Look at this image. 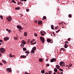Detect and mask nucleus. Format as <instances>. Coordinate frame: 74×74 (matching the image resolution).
Listing matches in <instances>:
<instances>
[{"label": "nucleus", "mask_w": 74, "mask_h": 74, "mask_svg": "<svg viewBox=\"0 0 74 74\" xmlns=\"http://www.w3.org/2000/svg\"><path fill=\"white\" fill-rule=\"evenodd\" d=\"M41 41H42V43H44L45 40H44V38L42 37V36H41L40 37Z\"/></svg>", "instance_id": "obj_4"}, {"label": "nucleus", "mask_w": 74, "mask_h": 74, "mask_svg": "<svg viewBox=\"0 0 74 74\" xmlns=\"http://www.w3.org/2000/svg\"><path fill=\"white\" fill-rule=\"evenodd\" d=\"M32 41H33V42H34V41H35V39H33Z\"/></svg>", "instance_id": "obj_43"}, {"label": "nucleus", "mask_w": 74, "mask_h": 74, "mask_svg": "<svg viewBox=\"0 0 74 74\" xmlns=\"http://www.w3.org/2000/svg\"><path fill=\"white\" fill-rule=\"evenodd\" d=\"M62 23H63V22H62L61 23H59L60 25H62Z\"/></svg>", "instance_id": "obj_41"}, {"label": "nucleus", "mask_w": 74, "mask_h": 74, "mask_svg": "<svg viewBox=\"0 0 74 74\" xmlns=\"http://www.w3.org/2000/svg\"><path fill=\"white\" fill-rule=\"evenodd\" d=\"M14 39L15 40H17V39H18V38L16 37H15L14 38Z\"/></svg>", "instance_id": "obj_39"}, {"label": "nucleus", "mask_w": 74, "mask_h": 74, "mask_svg": "<svg viewBox=\"0 0 74 74\" xmlns=\"http://www.w3.org/2000/svg\"><path fill=\"white\" fill-rule=\"evenodd\" d=\"M56 67L58 69H60V66L59 65H57L56 66Z\"/></svg>", "instance_id": "obj_14"}, {"label": "nucleus", "mask_w": 74, "mask_h": 74, "mask_svg": "<svg viewBox=\"0 0 74 74\" xmlns=\"http://www.w3.org/2000/svg\"><path fill=\"white\" fill-rule=\"evenodd\" d=\"M23 50L24 51H26L27 50V49H26V48L25 47H24L23 49Z\"/></svg>", "instance_id": "obj_20"}, {"label": "nucleus", "mask_w": 74, "mask_h": 74, "mask_svg": "<svg viewBox=\"0 0 74 74\" xmlns=\"http://www.w3.org/2000/svg\"><path fill=\"white\" fill-rule=\"evenodd\" d=\"M65 43H66L67 44V43H69L68 42L66 41L65 42Z\"/></svg>", "instance_id": "obj_48"}, {"label": "nucleus", "mask_w": 74, "mask_h": 74, "mask_svg": "<svg viewBox=\"0 0 74 74\" xmlns=\"http://www.w3.org/2000/svg\"><path fill=\"white\" fill-rule=\"evenodd\" d=\"M24 36H27V32H26L24 33Z\"/></svg>", "instance_id": "obj_22"}, {"label": "nucleus", "mask_w": 74, "mask_h": 74, "mask_svg": "<svg viewBox=\"0 0 74 74\" xmlns=\"http://www.w3.org/2000/svg\"><path fill=\"white\" fill-rule=\"evenodd\" d=\"M30 41V39H29L28 40V42H29Z\"/></svg>", "instance_id": "obj_46"}, {"label": "nucleus", "mask_w": 74, "mask_h": 74, "mask_svg": "<svg viewBox=\"0 0 74 74\" xmlns=\"http://www.w3.org/2000/svg\"><path fill=\"white\" fill-rule=\"evenodd\" d=\"M49 72L51 73H52V71H49Z\"/></svg>", "instance_id": "obj_51"}, {"label": "nucleus", "mask_w": 74, "mask_h": 74, "mask_svg": "<svg viewBox=\"0 0 74 74\" xmlns=\"http://www.w3.org/2000/svg\"><path fill=\"white\" fill-rule=\"evenodd\" d=\"M46 66L47 67H48L49 66V64H47Z\"/></svg>", "instance_id": "obj_36"}, {"label": "nucleus", "mask_w": 74, "mask_h": 74, "mask_svg": "<svg viewBox=\"0 0 74 74\" xmlns=\"http://www.w3.org/2000/svg\"><path fill=\"white\" fill-rule=\"evenodd\" d=\"M72 66V64H69V67H71V66Z\"/></svg>", "instance_id": "obj_37"}, {"label": "nucleus", "mask_w": 74, "mask_h": 74, "mask_svg": "<svg viewBox=\"0 0 74 74\" xmlns=\"http://www.w3.org/2000/svg\"><path fill=\"white\" fill-rule=\"evenodd\" d=\"M0 65H3V64H2V63L0 62Z\"/></svg>", "instance_id": "obj_53"}, {"label": "nucleus", "mask_w": 74, "mask_h": 74, "mask_svg": "<svg viewBox=\"0 0 74 74\" xmlns=\"http://www.w3.org/2000/svg\"><path fill=\"white\" fill-rule=\"evenodd\" d=\"M36 50V47H34L33 48L31 52L32 53H34V51Z\"/></svg>", "instance_id": "obj_5"}, {"label": "nucleus", "mask_w": 74, "mask_h": 74, "mask_svg": "<svg viewBox=\"0 0 74 74\" xmlns=\"http://www.w3.org/2000/svg\"><path fill=\"white\" fill-rule=\"evenodd\" d=\"M34 36H35L36 37H37V34L35 33L34 34Z\"/></svg>", "instance_id": "obj_38"}, {"label": "nucleus", "mask_w": 74, "mask_h": 74, "mask_svg": "<svg viewBox=\"0 0 74 74\" xmlns=\"http://www.w3.org/2000/svg\"><path fill=\"white\" fill-rule=\"evenodd\" d=\"M18 5H20V3L19 2H18Z\"/></svg>", "instance_id": "obj_49"}, {"label": "nucleus", "mask_w": 74, "mask_h": 74, "mask_svg": "<svg viewBox=\"0 0 74 74\" xmlns=\"http://www.w3.org/2000/svg\"><path fill=\"white\" fill-rule=\"evenodd\" d=\"M53 25H52L51 26V28L52 29H54V28H53Z\"/></svg>", "instance_id": "obj_21"}, {"label": "nucleus", "mask_w": 74, "mask_h": 74, "mask_svg": "<svg viewBox=\"0 0 74 74\" xmlns=\"http://www.w3.org/2000/svg\"><path fill=\"white\" fill-rule=\"evenodd\" d=\"M37 21H35V23H37Z\"/></svg>", "instance_id": "obj_56"}, {"label": "nucleus", "mask_w": 74, "mask_h": 74, "mask_svg": "<svg viewBox=\"0 0 74 74\" xmlns=\"http://www.w3.org/2000/svg\"><path fill=\"white\" fill-rule=\"evenodd\" d=\"M25 74H30V73H27V72H25Z\"/></svg>", "instance_id": "obj_44"}, {"label": "nucleus", "mask_w": 74, "mask_h": 74, "mask_svg": "<svg viewBox=\"0 0 74 74\" xmlns=\"http://www.w3.org/2000/svg\"><path fill=\"white\" fill-rule=\"evenodd\" d=\"M58 31V32H60V30L59 29Z\"/></svg>", "instance_id": "obj_63"}, {"label": "nucleus", "mask_w": 74, "mask_h": 74, "mask_svg": "<svg viewBox=\"0 0 74 74\" xmlns=\"http://www.w3.org/2000/svg\"><path fill=\"white\" fill-rule=\"evenodd\" d=\"M21 42L22 44H26V42L25 41H24V40H22Z\"/></svg>", "instance_id": "obj_15"}, {"label": "nucleus", "mask_w": 74, "mask_h": 74, "mask_svg": "<svg viewBox=\"0 0 74 74\" xmlns=\"http://www.w3.org/2000/svg\"><path fill=\"white\" fill-rule=\"evenodd\" d=\"M10 57H11L12 58H13V57H14V56H14V55H13V56H12V55H11V54H10Z\"/></svg>", "instance_id": "obj_24"}, {"label": "nucleus", "mask_w": 74, "mask_h": 74, "mask_svg": "<svg viewBox=\"0 0 74 74\" xmlns=\"http://www.w3.org/2000/svg\"><path fill=\"white\" fill-rule=\"evenodd\" d=\"M7 70L9 72H12V71L11 70V68H7Z\"/></svg>", "instance_id": "obj_10"}, {"label": "nucleus", "mask_w": 74, "mask_h": 74, "mask_svg": "<svg viewBox=\"0 0 74 74\" xmlns=\"http://www.w3.org/2000/svg\"><path fill=\"white\" fill-rule=\"evenodd\" d=\"M61 49H62V51H65L66 50L65 49H64L63 48H61Z\"/></svg>", "instance_id": "obj_29"}, {"label": "nucleus", "mask_w": 74, "mask_h": 74, "mask_svg": "<svg viewBox=\"0 0 74 74\" xmlns=\"http://www.w3.org/2000/svg\"><path fill=\"white\" fill-rule=\"evenodd\" d=\"M68 16L69 18H71L72 16H71V14H69V15Z\"/></svg>", "instance_id": "obj_23"}, {"label": "nucleus", "mask_w": 74, "mask_h": 74, "mask_svg": "<svg viewBox=\"0 0 74 74\" xmlns=\"http://www.w3.org/2000/svg\"><path fill=\"white\" fill-rule=\"evenodd\" d=\"M5 49H4L3 48H0V52H1V53H4V52H5Z\"/></svg>", "instance_id": "obj_2"}, {"label": "nucleus", "mask_w": 74, "mask_h": 74, "mask_svg": "<svg viewBox=\"0 0 74 74\" xmlns=\"http://www.w3.org/2000/svg\"><path fill=\"white\" fill-rule=\"evenodd\" d=\"M48 74H51V73H50V72H49V73H48Z\"/></svg>", "instance_id": "obj_57"}, {"label": "nucleus", "mask_w": 74, "mask_h": 74, "mask_svg": "<svg viewBox=\"0 0 74 74\" xmlns=\"http://www.w3.org/2000/svg\"><path fill=\"white\" fill-rule=\"evenodd\" d=\"M43 18L44 19H47V17H46V16H45L43 17Z\"/></svg>", "instance_id": "obj_28"}, {"label": "nucleus", "mask_w": 74, "mask_h": 74, "mask_svg": "<svg viewBox=\"0 0 74 74\" xmlns=\"http://www.w3.org/2000/svg\"><path fill=\"white\" fill-rule=\"evenodd\" d=\"M53 74H56V73H55V72H54Z\"/></svg>", "instance_id": "obj_62"}, {"label": "nucleus", "mask_w": 74, "mask_h": 74, "mask_svg": "<svg viewBox=\"0 0 74 74\" xmlns=\"http://www.w3.org/2000/svg\"><path fill=\"white\" fill-rule=\"evenodd\" d=\"M17 27L18 29H23V28L21 27V26L20 25H17Z\"/></svg>", "instance_id": "obj_8"}, {"label": "nucleus", "mask_w": 74, "mask_h": 74, "mask_svg": "<svg viewBox=\"0 0 74 74\" xmlns=\"http://www.w3.org/2000/svg\"><path fill=\"white\" fill-rule=\"evenodd\" d=\"M40 34H41L42 36H44V33L42 32H41Z\"/></svg>", "instance_id": "obj_32"}, {"label": "nucleus", "mask_w": 74, "mask_h": 74, "mask_svg": "<svg viewBox=\"0 0 74 74\" xmlns=\"http://www.w3.org/2000/svg\"><path fill=\"white\" fill-rule=\"evenodd\" d=\"M20 58H26V56H21Z\"/></svg>", "instance_id": "obj_12"}, {"label": "nucleus", "mask_w": 74, "mask_h": 74, "mask_svg": "<svg viewBox=\"0 0 74 74\" xmlns=\"http://www.w3.org/2000/svg\"><path fill=\"white\" fill-rule=\"evenodd\" d=\"M33 42V41L32 40H31V41L30 43H32V42Z\"/></svg>", "instance_id": "obj_54"}, {"label": "nucleus", "mask_w": 74, "mask_h": 74, "mask_svg": "<svg viewBox=\"0 0 74 74\" xmlns=\"http://www.w3.org/2000/svg\"><path fill=\"white\" fill-rule=\"evenodd\" d=\"M60 74H63V73H62V72H60Z\"/></svg>", "instance_id": "obj_60"}, {"label": "nucleus", "mask_w": 74, "mask_h": 74, "mask_svg": "<svg viewBox=\"0 0 74 74\" xmlns=\"http://www.w3.org/2000/svg\"><path fill=\"white\" fill-rule=\"evenodd\" d=\"M36 44V42H35L34 43V44Z\"/></svg>", "instance_id": "obj_52"}, {"label": "nucleus", "mask_w": 74, "mask_h": 74, "mask_svg": "<svg viewBox=\"0 0 74 74\" xmlns=\"http://www.w3.org/2000/svg\"><path fill=\"white\" fill-rule=\"evenodd\" d=\"M51 62H56V59L53 58L51 59L50 61Z\"/></svg>", "instance_id": "obj_9"}, {"label": "nucleus", "mask_w": 74, "mask_h": 74, "mask_svg": "<svg viewBox=\"0 0 74 74\" xmlns=\"http://www.w3.org/2000/svg\"><path fill=\"white\" fill-rule=\"evenodd\" d=\"M30 53L29 51L27 50L26 51H25V53H27V54H29Z\"/></svg>", "instance_id": "obj_18"}, {"label": "nucleus", "mask_w": 74, "mask_h": 74, "mask_svg": "<svg viewBox=\"0 0 74 74\" xmlns=\"http://www.w3.org/2000/svg\"><path fill=\"white\" fill-rule=\"evenodd\" d=\"M12 2H13L14 3H15V4H16V2H15V1H14V0H12Z\"/></svg>", "instance_id": "obj_30"}, {"label": "nucleus", "mask_w": 74, "mask_h": 74, "mask_svg": "<svg viewBox=\"0 0 74 74\" xmlns=\"http://www.w3.org/2000/svg\"><path fill=\"white\" fill-rule=\"evenodd\" d=\"M15 10H19L20 9V8H15Z\"/></svg>", "instance_id": "obj_27"}, {"label": "nucleus", "mask_w": 74, "mask_h": 74, "mask_svg": "<svg viewBox=\"0 0 74 74\" xmlns=\"http://www.w3.org/2000/svg\"><path fill=\"white\" fill-rule=\"evenodd\" d=\"M51 39H47V42H50V43H53V41H52V42H51Z\"/></svg>", "instance_id": "obj_7"}, {"label": "nucleus", "mask_w": 74, "mask_h": 74, "mask_svg": "<svg viewBox=\"0 0 74 74\" xmlns=\"http://www.w3.org/2000/svg\"><path fill=\"white\" fill-rule=\"evenodd\" d=\"M26 11L27 12H29V9H26Z\"/></svg>", "instance_id": "obj_34"}, {"label": "nucleus", "mask_w": 74, "mask_h": 74, "mask_svg": "<svg viewBox=\"0 0 74 74\" xmlns=\"http://www.w3.org/2000/svg\"><path fill=\"white\" fill-rule=\"evenodd\" d=\"M1 45V43L0 42V45Z\"/></svg>", "instance_id": "obj_64"}, {"label": "nucleus", "mask_w": 74, "mask_h": 74, "mask_svg": "<svg viewBox=\"0 0 74 74\" xmlns=\"http://www.w3.org/2000/svg\"><path fill=\"white\" fill-rule=\"evenodd\" d=\"M20 46H21V47H24V45L23 44H21L20 45Z\"/></svg>", "instance_id": "obj_31"}, {"label": "nucleus", "mask_w": 74, "mask_h": 74, "mask_svg": "<svg viewBox=\"0 0 74 74\" xmlns=\"http://www.w3.org/2000/svg\"><path fill=\"white\" fill-rule=\"evenodd\" d=\"M41 73L42 74H44L45 73V71L43 70H42L41 71Z\"/></svg>", "instance_id": "obj_26"}, {"label": "nucleus", "mask_w": 74, "mask_h": 74, "mask_svg": "<svg viewBox=\"0 0 74 74\" xmlns=\"http://www.w3.org/2000/svg\"><path fill=\"white\" fill-rule=\"evenodd\" d=\"M2 62L4 63V64H6L7 63V62L5 61L4 60H2Z\"/></svg>", "instance_id": "obj_19"}, {"label": "nucleus", "mask_w": 74, "mask_h": 74, "mask_svg": "<svg viewBox=\"0 0 74 74\" xmlns=\"http://www.w3.org/2000/svg\"><path fill=\"white\" fill-rule=\"evenodd\" d=\"M12 18H11V16H9L6 18V19L9 22H10L11 21V19Z\"/></svg>", "instance_id": "obj_3"}, {"label": "nucleus", "mask_w": 74, "mask_h": 74, "mask_svg": "<svg viewBox=\"0 0 74 74\" xmlns=\"http://www.w3.org/2000/svg\"><path fill=\"white\" fill-rule=\"evenodd\" d=\"M39 61L40 62H42L43 60V59H42V58H40V59H39Z\"/></svg>", "instance_id": "obj_17"}, {"label": "nucleus", "mask_w": 74, "mask_h": 74, "mask_svg": "<svg viewBox=\"0 0 74 74\" xmlns=\"http://www.w3.org/2000/svg\"><path fill=\"white\" fill-rule=\"evenodd\" d=\"M6 31H7L9 33H10V32H10V31H11V30H8V29H6Z\"/></svg>", "instance_id": "obj_25"}, {"label": "nucleus", "mask_w": 74, "mask_h": 74, "mask_svg": "<svg viewBox=\"0 0 74 74\" xmlns=\"http://www.w3.org/2000/svg\"><path fill=\"white\" fill-rule=\"evenodd\" d=\"M62 27V28H64V27L63 26V27Z\"/></svg>", "instance_id": "obj_61"}, {"label": "nucleus", "mask_w": 74, "mask_h": 74, "mask_svg": "<svg viewBox=\"0 0 74 74\" xmlns=\"http://www.w3.org/2000/svg\"><path fill=\"white\" fill-rule=\"evenodd\" d=\"M0 18H1V19H3V16H0Z\"/></svg>", "instance_id": "obj_33"}, {"label": "nucleus", "mask_w": 74, "mask_h": 74, "mask_svg": "<svg viewBox=\"0 0 74 74\" xmlns=\"http://www.w3.org/2000/svg\"><path fill=\"white\" fill-rule=\"evenodd\" d=\"M9 39V38H8V37H5L4 38V41H7Z\"/></svg>", "instance_id": "obj_6"}, {"label": "nucleus", "mask_w": 74, "mask_h": 74, "mask_svg": "<svg viewBox=\"0 0 74 74\" xmlns=\"http://www.w3.org/2000/svg\"><path fill=\"white\" fill-rule=\"evenodd\" d=\"M18 30L19 31V32H21V29H19Z\"/></svg>", "instance_id": "obj_50"}, {"label": "nucleus", "mask_w": 74, "mask_h": 74, "mask_svg": "<svg viewBox=\"0 0 74 74\" xmlns=\"http://www.w3.org/2000/svg\"><path fill=\"white\" fill-rule=\"evenodd\" d=\"M68 47V45L66 44H65L64 46V47L65 48H67Z\"/></svg>", "instance_id": "obj_13"}, {"label": "nucleus", "mask_w": 74, "mask_h": 74, "mask_svg": "<svg viewBox=\"0 0 74 74\" xmlns=\"http://www.w3.org/2000/svg\"><path fill=\"white\" fill-rule=\"evenodd\" d=\"M58 32H58V31H56V33H58Z\"/></svg>", "instance_id": "obj_58"}, {"label": "nucleus", "mask_w": 74, "mask_h": 74, "mask_svg": "<svg viewBox=\"0 0 74 74\" xmlns=\"http://www.w3.org/2000/svg\"><path fill=\"white\" fill-rule=\"evenodd\" d=\"M68 40H69V41H70L71 40V38H69L68 39Z\"/></svg>", "instance_id": "obj_42"}, {"label": "nucleus", "mask_w": 74, "mask_h": 74, "mask_svg": "<svg viewBox=\"0 0 74 74\" xmlns=\"http://www.w3.org/2000/svg\"><path fill=\"white\" fill-rule=\"evenodd\" d=\"M54 70L55 72L56 73H57V72H58V69L56 68H55L54 69Z\"/></svg>", "instance_id": "obj_16"}, {"label": "nucleus", "mask_w": 74, "mask_h": 74, "mask_svg": "<svg viewBox=\"0 0 74 74\" xmlns=\"http://www.w3.org/2000/svg\"><path fill=\"white\" fill-rule=\"evenodd\" d=\"M60 66H62V67H64V66H65V65H66L65 63L62 62H61L60 63Z\"/></svg>", "instance_id": "obj_1"}, {"label": "nucleus", "mask_w": 74, "mask_h": 74, "mask_svg": "<svg viewBox=\"0 0 74 74\" xmlns=\"http://www.w3.org/2000/svg\"><path fill=\"white\" fill-rule=\"evenodd\" d=\"M24 0V1H27V0Z\"/></svg>", "instance_id": "obj_59"}, {"label": "nucleus", "mask_w": 74, "mask_h": 74, "mask_svg": "<svg viewBox=\"0 0 74 74\" xmlns=\"http://www.w3.org/2000/svg\"><path fill=\"white\" fill-rule=\"evenodd\" d=\"M31 45H34V43H31Z\"/></svg>", "instance_id": "obj_55"}, {"label": "nucleus", "mask_w": 74, "mask_h": 74, "mask_svg": "<svg viewBox=\"0 0 74 74\" xmlns=\"http://www.w3.org/2000/svg\"><path fill=\"white\" fill-rule=\"evenodd\" d=\"M58 27H56L55 28V29H56V30L58 29Z\"/></svg>", "instance_id": "obj_40"}, {"label": "nucleus", "mask_w": 74, "mask_h": 74, "mask_svg": "<svg viewBox=\"0 0 74 74\" xmlns=\"http://www.w3.org/2000/svg\"><path fill=\"white\" fill-rule=\"evenodd\" d=\"M42 21H38V24L39 25H41V24H42Z\"/></svg>", "instance_id": "obj_11"}, {"label": "nucleus", "mask_w": 74, "mask_h": 74, "mask_svg": "<svg viewBox=\"0 0 74 74\" xmlns=\"http://www.w3.org/2000/svg\"><path fill=\"white\" fill-rule=\"evenodd\" d=\"M59 70H60V71H63V69H60Z\"/></svg>", "instance_id": "obj_35"}, {"label": "nucleus", "mask_w": 74, "mask_h": 74, "mask_svg": "<svg viewBox=\"0 0 74 74\" xmlns=\"http://www.w3.org/2000/svg\"><path fill=\"white\" fill-rule=\"evenodd\" d=\"M0 42H3V40H2L0 39Z\"/></svg>", "instance_id": "obj_45"}, {"label": "nucleus", "mask_w": 74, "mask_h": 74, "mask_svg": "<svg viewBox=\"0 0 74 74\" xmlns=\"http://www.w3.org/2000/svg\"><path fill=\"white\" fill-rule=\"evenodd\" d=\"M53 34L55 36V33H54V32H53Z\"/></svg>", "instance_id": "obj_47"}]
</instances>
